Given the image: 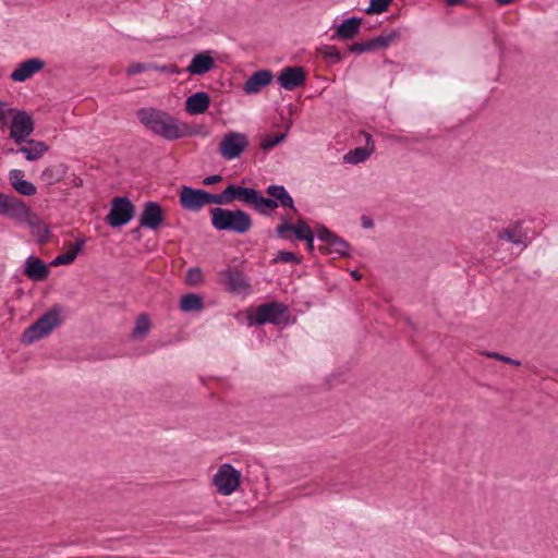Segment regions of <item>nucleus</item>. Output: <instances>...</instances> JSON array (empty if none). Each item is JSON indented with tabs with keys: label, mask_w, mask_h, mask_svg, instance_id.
I'll return each mask as SVG.
<instances>
[{
	"label": "nucleus",
	"mask_w": 558,
	"mask_h": 558,
	"mask_svg": "<svg viewBox=\"0 0 558 558\" xmlns=\"http://www.w3.org/2000/svg\"><path fill=\"white\" fill-rule=\"evenodd\" d=\"M137 118L147 130L168 141H175L196 134L187 123L179 122L170 113L153 107L138 109Z\"/></svg>",
	"instance_id": "f257e3e1"
},
{
	"label": "nucleus",
	"mask_w": 558,
	"mask_h": 558,
	"mask_svg": "<svg viewBox=\"0 0 558 558\" xmlns=\"http://www.w3.org/2000/svg\"><path fill=\"white\" fill-rule=\"evenodd\" d=\"M211 226L217 231L244 234L253 227L252 217L243 209L215 207L210 209Z\"/></svg>",
	"instance_id": "f03ea898"
},
{
	"label": "nucleus",
	"mask_w": 558,
	"mask_h": 558,
	"mask_svg": "<svg viewBox=\"0 0 558 558\" xmlns=\"http://www.w3.org/2000/svg\"><path fill=\"white\" fill-rule=\"evenodd\" d=\"M9 118L10 121V138L16 145H22L35 130V121L33 116L25 110L11 108Z\"/></svg>",
	"instance_id": "7ed1b4c3"
},
{
	"label": "nucleus",
	"mask_w": 558,
	"mask_h": 558,
	"mask_svg": "<svg viewBox=\"0 0 558 558\" xmlns=\"http://www.w3.org/2000/svg\"><path fill=\"white\" fill-rule=\"evenodd\" d=\"M290 314L286 304L271 301L264 303L256 308L254 323L257 326L265 324L281 325L289 322Z\"/></svg>",
	"instance_id": "20e7f679"
},
{
	"label": "nucleus",
	"mask_w": 558,
	"mask_h": 558,
	"mask_svg": "<svg viewBox=\"0 0 558 558\" xmlns=\"http://www.w3.org/2000/svg\"><path fill=\"white\" fill-rule=\"evenodd\" d=\"M135 215V205L126 196H117L111 201V208L105 220L111 228L126 226Z\"/></svg>",
	"instance_id": "39448f33"
},
{
	"label": "nucleus",
	"mask_w": 558,
	"mask_h": 558,
	"mask_svg": "<svg viewBox=\"0 0 558 558\" xmlns=\"http://www.w3.org/2000/svg\"><path fill=\"white\" fill-rule=\"evenodd\" d=\"M316 235L319 241L325 242L326 245L318 247L322 254H337L339 257H350V243L344 239L337 235L324 225H318L316 228Z\"/></svg>",
	"instance_id": "423d86ee"
},
{
	"label": "nucleus",
	"mask_w": 558,
	"mask_h": 558,
	"mask_svg": "<svg viewBox=\"0 0 558 558\" xmlns=\"http://www.w3.org/2000/svg\"><path fill=\"white\" fill-rule=\"evenodd\" d=\"M240 482V471L230 463L220 465L213 477V484L222 496H229L234 493L239 488Z\"/></svg>",
	"instance_id": "0eeeda50"
},
{
	"label": "nucleus",
	"mask_w": 558,
	"mask_h": 558,
	"mask_svg": "<svg viewBox=\"0 0 558 558\" xmlns=\"http://www.w3.org/2000/svg\"><path fill=\"white\" fill-rule=\"evenodd\" d=\"M248 146V138L244 133L229 132L225 134L219 145V154L226 160L239 158Z\"/></svg>",
	"instance_id": "6e6552de"
},
{
	"label": "nucleus",
	"mask_w": 558,
	"mask_h": 558,
	"mask_svg": "<svg viewBox=\"0 0 558 558\" xmlns=\"http://www.w3.org/2000/svg\"><path fill=\"white\" fill-rule=\"evenodd\" d=\"M239 202L251 205L262 216L268 217L275 211L272 208L275 201L265 197L254 187L241 186Z\"/></svg>",
	"instance_id": "1a4fd4ad"
},
{
	"label": "nucleus",
	"mask_w": 558,
	"mask_h": 558,
	"mask_svg": "<svg viewBox=\"0 0 558 558\" xmlns=\"http://www.w3.org/2000/svg\"><path fill=\"white\" fill-rule=\"evenodd\" d=\"M400 32L397 29H393L387 34H381L377 37H374L369 40L362 41V43H355L349 46L348 52L350 53H365V52H373L376 50L386 49L399 39Z\"/></svg>",
	"instance_id": "9d476101"
},
{
	"label": "nucleus",
	"mask_w": 558,
	"mask_h": 558,
	"mask_svg": "<svg viewBox=\"0 0 558 558\" xmlns=\"http://www.w3.org/2000/svg\"><path fill=\"white\" fill-rule=\"evenodd\" d=\"M28 213L29 207L22 199L0 191V216L22 220L27 217Z\"/></svg>",
	"instance_id": "9b49d317"
},
{
	"label": "nucleus",
	"mask_w": 558,
	"mask_h": 558,
	"mask_svg": "<svg viewBox=\"0 0 558 558\" xmlns=\"http://www.w3.org/2000/svg\"><path fill=\"white\" fill-rule=\"evenodd\" d=\"M165 220V211L157 202L148 201L144 203L143 211L138 221L141 228L157 230Z\"/></svg>",
	"instance_id": "f8f14e48"
},
{
	"label": "nucleus",
	"mask_w": 558,
	"mask_h": 558,
	"mask_svg": "<svg viewBox=\"0 0 558 558\" xmlns=\"http://www.w3.org/2000/svg\"><path fill=\"white\" fill-rule=\"evenodd\" d=\"M182 208L198 211L206 205V190L183 185L179 192Z\"/></svg>",
	"instance_id": "ddd939ff"
},
{
	"label": "nucleus",
	"mask_w": 558,
	"mask_h": 558,
	"mask_svg": "<svg viewBox=\"0 0 558 558\" xmlns=\"http://www.w3.org/2000/svg\"><path fill=\"white\" fill-rule=\"evenodd\" d=\"M277 82L281 88L293 90L305 84L306 73L301 66H287L280 71Z\"/></svg>",
	"instance_id": "4468645a"
},
{
	"label": "nucleus",
	"mask_w": 558,
	"mask_h": 558,
	"mask_svg": "<svg viewBox=\"0 0 558 558\" xmlns=\"http://www.w3.org/2000/svg\"><path fill=\"white\" fill-rule=\"evenodd\" d=\"M17 146V148L8 149V154H22L27 161H36L49 150V146L45 142L34 138H26L24 144Z\"/></svg>",
	"instance_id": "2eb2a0df"
},
{
	"label": "nucleus",
	"mask_w": 558,
	"mask_h": 558,
	"mask_svg": "<svg viewBox=\"0 0 558 558\" xmlns=\"http://www.w3.org/2000/svg\"><path fill=\"white\" fill-rule=\"evenodd\" d=\"M223 284L227 290L235 294H244L250 291V283L238 268L229 267L221 272Z\"/></svg>",
	"instance_id": "dca6fc26"
},
{
	"label": "nucleus",
	"mask_w": 558,
	"mask_h": 558,
	"mask_svg": "<svg viewBox=\"0 0 558 558\" xmlns=\"http://www.w3.org/2000/svg\"><path fill=\"white\" fill-rule=\"evenodd\" d=\"M45 68V61L39 58L27 59L19 64V66L10 74L13 82H25L35 73Z\"/></svg>",
	"instance_id": "f3484780"
},
{
	"label": "nucleus",
	"mask_w": 558,
	"mask_h": 558,
	"mask_svg": "<svg viewBox=\"0 0 558 558\" xmlns=\"http://www.w3.org/2000/svg\"><path fill=\"white\" fill-rule=\"evenodd\" d=\"M274 80V73L268 69L255 71L244 83L243 90L247 95L259 93L268 86Z\"/></svg>",
	"instance_id": "a211bd4d"
},
{
	"label": "nucleus",
	"mask_w": 558,
	"mask_h": 558,
	"mask_svg": "<svg viewBox=\"0 0 558 558\" xmlns=\"http://www.w3.org/2000/svg\"><path fill=\"white\" fill-rule=\"evenodd\" d=\"M49 268L40 258L29 255L24 264L23 274L33 281L39 282L47 279L49 276Z\"/></svg>",
	"instance_id": "6ab92c4d"
},
{
	"label": "nucleus",
	"mask_w": 558,
	"mask_h": 558,
	"mask_svg": "<svg viewBox=\"0 0 558 558\" xmlns=\"http://www.w3.org/2000/svg\"><path fill=\"white\" fill-rule=\"evenodd\" d=\"M266 193L270 201H275L272 208L276 210L279 206L296 211L294 199L283 185L270 184L266 187Z\"/></svg>",
	"instance_id": "aec40b11"
},
{
	"label": "nucleus",
	"mask_w": 558,
	"mask_h": 558,
	"mask_svg": "<svg viewBox=\"0 0 558 558\" xmlns=\"http://www.w3.org/2000/svg\"><path fill=\"white\" fill-rule=\"evenodd\" d=\"M215 68V59L210 51L196 53L186 68L192 75H204Z\"/></svg>",
	"instance_id": "412c9836"
},
{
	"label": "nucleus",
	"mask_w": 558,
	"mask_h": 558,
	"mask_svg": "<svg viewBox=\"0 0 558 558\" xmlns=\"http://www.w3.org/2000/svg\"><path fill=\"white\" fill-rule=\"evenodd\" d=\"M10 184L21 195L34 196L37 193L35 184L24 179V171L21 169H12L8 174Z\"/></svg>",
	"instance_id": "4be33fe9"
},
{
	"label": "nucleus",
	"mask_w": 558,
	"mask_h": 558,
	"mask_svg": "<svg viewBox=\"0 0 558 558\" xmlns=\"http://www.w3.org/2000/svg\"><path fill=\"white\" fill-rule=\"evenodd\" d=\"M362 21V17L359 16H351L349 19L343 20L337 26L336 33L331 36V38H339L342 40H351L355 38V36L360 32Z\"/></svg>",
	"instance_id": "5701e85b"
},
{
	"label": "nucleus",
	"mask_w": 558,
	"mask_h": 558,
	"mask_svg": "<svg viewBox=\"0 0 558 558\" xmlns=\"http://www.w3.org/2000/svg\"><path fill=\"white\" fill-rule=\"evenodd\" d=\"M20 223L26 222L31 228L33 235L37 238L39 244H46L50 240V229L31 209L25 219L16 220Z\"/></svg>",
	"instance_id": "b1692460"
},
{
	"label": "nucleus",
	"mask_w": 558,
	"mask_h": 558,
	"mask_svg": "<svg viewBox=\"0 0 558 558\" xmlns=\"http://www.w3.org/2000/svg\"><path fill=\"white\" fill-rule=\"evenodd\" d=\"M184 106L190 114H203L210 106V97L206 92H196L186 98Z\"/></svg>",
	"instance_id": "393cba45"
},
{
	"label": "nucleus",
	"mask_w": 558,
	"mask_h": 558,
	"mask_svg": "<svg viewBox=\"0 0 558 558\" xmlns=\"http://www.w3.org/2000/svg\"><path fill=\"white\" fill-rule=\"evenodd\" d=\"M241 186L229 184L220 194H213L206 191V205L217 204L226 205L233 201H239Z\"/></svg>",
	"instance_id": "a878e982"
},
{
	"label": "nucleus",
	"mask_w": 558,
	"mask_h": 558,
	"mask_svg": "<svg viewBox=\"0 0 558 558\" xmlns=\"http://www.w3.org/2000/svg\"><path fill=\"white\" fill-rule=\"evenodd\" d=\"M497 238L499 240L508 241L514 245L526 246V235L523 232L522 221L518 220L509 225L508 228L498 232Z\"/></svg>",
	"instance_id": "bb28decb"
},
{
	"label": "nucleus",
	"mask_w": 558,
	"mask_h": 558,
	"mask_svg": "<svg viewBox=\"0 0 558 558\" xmlns=\"http://www.w3.org/2000/svg\"><path fill=\"white\" fill-rule=\"evenodd\" d=\"M60 305H53L49 311L41 315L36 323L50 333L54 328L59 327L62 323L60 317Z\"/></svg>",
	"instance_id": "cd10ccee"
},
{
	"label": "nucleus",
	"mask_w": 558,
	"mask_h": 558,
	"mask_svg": "<svg viewBox=\"0 0 558 558\" xmlns=\"http://www.w3.org/2000/svg\"><path fill=\"white\" fill-rule=\"evenodd\" d=\"M84 245H85L84 239H80V238L76 239L74 242V245L68 252L54 257L51 260L50 265L51 266H61V265L72 264L75 260L78 253L83 250Z\"/></svg>",
	"instance_id": "c85d7f7f"
},
{
	"label": "nucleus",
	"mask_w": 558,
	"mask_h": 558,
	"mask_svg": "<svg viewBox=\"0 0 558 558\" xmlns=\"http://www.w3.org/2000/svg\"><path fill=\"white\" fill-rule=\"evenodd\" d=\"M204 308V300L197 293H187L181 298L180 310L184 313L198 312Z\"/></svg>",
	"instance_id": "c756f323"
},
{
	"label": "nucleus",
	"mask_w": 558,
	"mask_h": 558,
	"mask_svg": "<svg viewBox=\"0 0 558 558\" xmlns=\"http://www.w3.org/2000/svg\"><path fill=\"white\" fill-rule=\"evenodd\" d=\"M47 335L49 333L46 331V329L35 322L24 330L21 337V341L23 344L28 345Z\"/></svg>",
	"instance_id": "7c9ffc66"
},
{
	"label": "nucleus",
	"mask_w": 558,
	"mask_h": 558,
	"mask_svg": "<svg viewBox=\"0 0 558 558\" xmlns=\"http://www.w3.org/2000/svg\"><path fill=\"white\" fill-rule=\"evenodd\" d=\"M282 222L276 227V234L278 238L287 239V232L294 233V236H298V232L302 229L305 220L299 219L295 225L291 222L290 219L282 217Z\"/></svg>",
	"instance_id": "2f4dec72"
},
{
	"label": "nucleus",
	"mask_w": 558,
	"mask_h": 558,
	"mask_svg": "<svg viewBox=\"0 0 558 558\" xmlns=\"http://www.w3.org/2000/svg\"><path fill=\"white\" fill-rule=\"evenodd\" d=\"M64 169L62 165L49 166L45 168L40 174V179L48 185L60 182L63 179Z\"/></svg>",
	"instance_id": "473e14b6"
},
{
	"label": "nucleus",
	"mask_w": 558,
	"mask_h": 558,
	"mask_svg": "<svg viewBox=\"0 0 558 558\" xmlns=\"http://www.w3.org/2000/svg\"><path fill=\"white\" fill-rule=\"evenodd\" d=\"M149 329H150V318H149L148 314L142 313L135 322V326L133 328L132 335L135 338H144L148 333Z\"/></svg>",
	"instance_id": "72a5a7b5"
},
{
	"label": "nucleus",
	"mask_w": 558,
	"mask_h": 558,
	"mask_svg": "<svg viewBox=\"0 0 558 558\" xmlns=\"http://www.w3.org/2000/svg\"><path fill=\"white\" fill-rule=\"evenodd\" d=\"M318 53L329 63L336 64L342 60V56L336 46L325 45L317 49Z\"/></svg>",
	"instance_id": "f704fd0d"
},
{
	"label": "nucleus",
	"mask_w": 558,
	"mask_h": 558,
	"mask_svg": "<svg viewBox=\"0 0 558 558\" xmlns=\"http://www.w3.org/2000/svg\"><path fill=\"white\" fill-rule=\"evenodd\" d=\"M296 240L299 241H305L307 251L310 253H313L315 250L314 241H315V233L312 230V228L307 225L305 221L302 229L299 230Z\"/></svg>",
	"instance_id": "c9c22d12"
},
{
	"label": "nucleus",
	"mask_w": 558,
	"mask_h": 558,
	"mask_svg": "<svg viewBox=\"0 0 558 558\" xmlns=\"http://www.w3.org/2000/svg\"><path fill=\"white\" fill-rule=\"evenodd\" d=\"M371 153L372 150H367L364 147H356L355 149L350 150L348 154H345L343 159L348 163L356 165L366 160Z\"/></svg>",
	"instance_id": "e433bc0d"
},
{
	"label": "nucleus",
	"mask_w": 558,
	"mask_h": 558,
	"mask_svg": "<svg viewBox=\"0 0 558 558\" xmlns=\"http://www.w3.org/2000/svg\"><path fill=\"white\" fill-rule=\"evenodd\" d=\"M392 0H369L368 7L364 12L368 15L381 14L386 12L391 4Z\"/></svg>",
	"instance_id": "4c0bfd02"
},
{
	"label": "nucleus",
	"mask_w": 558,
	"mask_h": 558,
	"mask_svg": "<svg viewBox=\"0 0 558 558\" xmlns=\"http://www.w3.org/2000/svg\"><path fill=\"white\" fill-rule=\"evenodd\" d=\"M286 138V133L267 134L260 141V147L267 151L280 144Z\"/></svg>",
	"instance_id": "58836bf2"
},
{
	"label": "nucleus",
	"mask_w": 558,
	"mask_h": 558,
	"mask_svg": "<svg viewBox=\"0 0 558 558\" xmlns=\"http://www.w3.org/2000/svg\"><path fill=\"white\" fill-rule=\"evenodd\" d=\"M301 262H302L301 257L298 256L293 252L278 251L276 254V257L271 260V264H278V263L300 264Z\"/></svg>",
	"instance_id": "ea45409f"
},
{
	"label": "nucleus",
	"mask_w": 558,
	"mask_h": 558,
	"mask_svg": "<svg viewBox=\"0 0 558 558\" xmlns=\"http://www.w3.org/2000/svg\"><path fill=\"white\" fill-rule=\"evenodd\" d=\"M203 279V272L199 267H192L186 271V282L191 286L199 283Z\"/></svg>",
	"instance_id": "a19ab883"
},
{
	"label": "nucleus",
	"mask_w": 558,
	"mask_h": 558,
	"mask_svg": "<svg viewBox=\"0 0 558 558\" xmlns=\"http://www.w3.org/2000/svg\"><path fill=\"white\" fill-rule=\"evenodd\" d=\"M154 68L155 66H153L150 63H133L126 69V74L135 75L138 73H143L147 70L154 69Z\"/></svg>",
	"instance_id": "79ce46f5"
},
{
	"label": "nucleus",
	"mask_w": 558,
	"mask_h": 558,
	"mask_svg": "<svg viewBox=\"0 0 558 558\" xmlns=\"http://www.w3.org/2000/svg\"><path fill=\"white\" fill-rule=\"evenodd\" d=\"M485 355L488 357L497 359V360L502 361L508 364L515 365V366H519L521 364L520 361H518V360H513L509 356H506V355H502V354H499L496 352H486Z\"/></svg>",
	"instance_id": "37998d69"
},
{
	"label": "nucleus",
	"mask_w": 558,
	"mask_h": 558,
	"mask_svg": "<svg viewBox=\"0 0 558 558\" xmlns=\"http://www.w3.org/2000/svg\"><path fill=\"white\" fill-rule=\"evenodd\" d=\"M11 107L7 102L0 100V123H5L9 119Z\"/></svg>",
	"instance_id": "c03bdc74"
},
{
	"label": "nucleus",
	"mask_w": 558,
	"mask_h": 558,
	"mask_svg": "<svg viewBox=\"0 0 558 558\" xmlns=\"http://www.w3.org/2000/svg\"><path fill=\"white\" fill-rule=\"evenodd\" d=\"M222 181V177L220 174H213L203 180L204 185H211Z\"/></svg>",
	"instance_id": "a18cd8bd"
},
{
	"label": "nucleus",
	"mask_w": 558,
	"mask_h": 558,
	"mask_svg": "<svg viewBox=\"0 0 558 558\" xmlns=\"http://www.w3.org/2000/svg\"><path fill=\"white\" fill-rule=\"evenodd\" d=\"M361 221H362L363 228H365V229L373 228V226H374L373 219L369 218L368 216H362Z\"/></svg>",
	"instance_id": "49530a36"
},
{
	"label": "nucleus",
	"mask_w": 558,
	"mask_h": 558,
	"mask_svg": "<svg viewBox=\"0 0 558 558\" xmlns=\"http://www.w3.org/2000/svg\"><path fill=\"white\" fill-rule=\"evenodd\" d=\"M446 3L450 7H453L459 4H466V0H446Z\"/></svg>",
	"instance_id": "de8ad7c7"
},
{
	"label": "nucleus",
	"mask_w": 558,
	"mask_h": 558,
	"mask_svg": "<svg viewBox=\"0 0 558 558\" xmlns=\"http://www.w3.org/2000/svg\"><path fill=\"white\" fill-rule=\"evenodd\" d=\"M497 4L499 5H508L512 3L514 0H495Z\"/></svg>",
	"instance_id": "09e8293b"
},
{
	"label": "nucleus",
	"mask_w": 558,
	"mask_h": 558,
	"mask_svg": "<svg viewBox=\"0 0 558 558\" xmlns=\"http://www.w3.org/2000/svg\"><path fill=\"white\" fill-rule=\"evenodd\" d=\"M351 276L355 279V280H360L362 278V275L357 271V270H352L351 271Z\"/></svg>",
	"instance_id": "8fccbe9b"
},
{
	"label": "nucleus",
	"mask_w": 558,
	"mask_h": 558,
	"mask_svg": "<svg viewBox=\"0 0 558 558\" xmlns=\"http://www.w3.org/2000/svg\"><path fill=\"white\" fill-rule=\"evenodd\" d=\"M132 233L140 234V228L132 230Z\"/></svg>",
	"instance_id": "3c124183"
}]
</instances>
